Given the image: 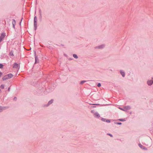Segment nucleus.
<instances>
[{"label":"nucleus","mask_w":153,"mask_h":153,"mask_svg":"<svg viewBox=\"0 0 153 153\" xmlns=\"http://www.w3.org/2000/svg\"><path fill=\"white\" fill-rule=\"evenodd\" d=\"M118 124H119V125H120L121 124V123H117Z\"/></svg>","instance_id":"obj_25"},{"label":"nucleus","mask_w":153,"mask_h":153,"mask_svg":"<svg viewBox=\"0 0 153 153\" xmlns=\"http://www.w3.org/2000/svg\"><path fill=\"white\" fill-rule=\"evenodd\" d=\"M97 86L99 87H100L101 86V84L100 83H99L97 85Z\"/></svg>","instance_id":"obj_22"},{"label":"nucleus","mask_w":153,"mask_h":153,"mask_svg":"<svg viewBox=\"0 0 153 153\" xmlns=\"http://www.w3.org/2000/svg\"><path fill=\"white\" fill-rule=\"evenodd\" d=\"M4 109V107H2L0 106V112L2 111Z\"/></svg>","instance_id":"obj_10"},{"label":"nucleus","mask_w":153,"mask_h":153,"mask_svg":"<svg viewBox=\"0 0 153 153\" xmlns=\"http://www.w3.org/2000/svg\"><path fill=\"white\" fill-rule=\"evenodd\" d=\"M125 108L126 109H130V108L129 106H126L125 107Z\"/></svg>","instance_id":"obj_13"},{"label":"nucleus","mask_w":153,"mask_h":153,"mask_svg":"<svg viewBox=\"0 0 153 153\" xmlns=\"http://www.w3.org/2000/svg\"><path fill=\"white\" fill-rule=\"evenodd\" d=\"M102 120L103 121H105V119H104V118H102Z\"/></svg>","instance_id":"obj_23"},{"label":"nucleus","mask_w":153,"mask_h":153,"mask_svg":"<svg viewBox=\"0 0 153 153\" xmlns=\"http://www.w3.org/2000/svg\"><path fill=\"white\" fill-rule=\"evenodd\" d=\"M86 82V81H82L81 82H80V84H83L84 82Z\"/></svg>","instance_id":"obj_16"},{"label":"nucleus","mask_w":153,"mask_h":153,"mask_svg":"<svg viewBox=\"0 0 153 153\" xmlns=\"http://www.w3.org/2000/svg\"><path fill=\"white\" fill-rule=\"evenodd\" d=\"M0 87L2 89H3L4 88V85H1Z\"/></svg>","instance_id":"obj_17"},{"label":"nucleus","mask_w":153,"mask_h":153,"mask_svg":"<svg viewBox=\"0 0 153 153\" xmlns=\"http://www.w3.org/2000/svg\"><path fill=\"white\" fill-rule=\"evenodd\" d=\"M9 90H10V88H9V89H8V90L9 91Z\"/></svg>","instance_id":"obj_28"},{"label":"nucleus","mask_w":153,"mask_h":153,"mask_svg":"<svg viewBox=\"0 0 153 153\" xmlns=\"http://www.w3.org/2000/svg\"><path fill=\"white\" fill-rule=\"evenodd\" d=\"M7 75L8 76L9 79L12 78L13 76V75L11 74H7Z\"/></svg>","instance_id":"obj_7"},{"label":"nucleus","mask_w":153,"mask_h":153,"mask_svg":"<svg viewBox=\"0 0 153 153\" xmlns=\"http://www.w3.org/2000/svg\"><path fill=\"white\" fill-rule=\"evenodd\" d=\"M12 21H12V24H13V27L14 28V27H15L14 26L15 25L16 23V21H15V20L14 19H13Z\"/></svg>","instance_id":"obj_8"},{"label":"nucleus","mask_w":153,"mask_h":153,"mask_svg":"<svg viewBox=\"0 0 153 153\" xmlns=\"http://www.w3.org/2000/svg\"><path fill=\"white\" fill-rule=\"evenodd\" d=\"M3 66V65L1 64H0V68H2Z\"/></svg>","instance_id":"obj_20"},{"label":"nucleus","mask_w":153,"mask_h":153,"mask_svg":"<svg viewBox=\"0 0 153 153\" xmlns=\"http://www.w3.org/2000/svg\"><path fill=\"white\" fill-rule=\"evenodd\" d=\"M37 18L36 16H35L34 18V26L36 27L37 25Z\"/></svg>","instance_id":"obj_3"},{"label":"nucleus","mask_w":153,"mask_h":153,"mask_svg":"<svg viewBox=\"0 0 153 153\" xmlns=\"http://www.w3.org/2000/svg\"><path fill=\"white\" fill-rule=\"evenodd\" d=\"M5 36V34L4 33H2L0 37V42L4 38Z\"/></svg>","instance_id":"obj_1"},{"label":"nucleus","mask_w":153,"mask_h":153,"mask_svg":"<svg viewBox=\"0 0 153 153\" xmlns=\"http://www.w3.org/2000/svg\"><path fill=\"white\" fill-rule=\"evenodd\" d=\"M10 56H13V52L11 51L10 53Z\"/></svg>","instance_id":"obj_15"},{"label":"nucleus","mask_w":153,"mask_h":153,"mask_svg":"<svg viewBox=\"0 0 153 153\" xmlns=\"http://www.w3.org/2000/svg\"><path fill=\"white\" fill-rule=\"evenodd\" d=\"M108 135L110 136L111 137H112V135L111 134H109Z\"/></svg>","instance_id":"obj_26"},{"label":"nucleus","mask_w":153,"mask_h":153,"mask_svg":"<svg viewBox=\"0 0 153 153\" xmlns=\"http://www.w3.org/2000/svg\"><path fill=\"white\" fill-rule=\"evenodd\" d=\"M53 102V100H51L48 103V105H50Z\"/></svg>","instance_id":"obj_11"},{"label":"nucleus","mask_w":153,"mask_h":153,"mask_svg":"<svg viewBox=\"0 0 153 153\" xmlns=\"http://www.w3.org/2000/svg\"><path fill=\"white\" fill-rule=\"evenodd\" d=\"M120 73L123 77H124L125 76V74L124 72L123 71H120Z\"/></svg>","instance_id":"obj_9"},{"label":"nucleus","mask_w":153,"mask_h":153,"mask_svg":"<svg viewBox=\"0 0 153 153\" xmlns=\"http://www.w3.org/2000/svg\"><path fill=\"white\" fill-rule=\"evenodd\" d=\"M19 67V65L16 63H15L14 64L13 68H17Z\"/></svg>","instance_id":"obj_6"},{"label":"nucleus","mask_w":153,"mask_h":153,"mask_svg":"<svg viewBox=\"0 0 153 153\" xmlns=\"http://www.w3.org/2000/svg\"><path fill=\"white\" fill-rule=\"evenodd\" d=\"M94 117L97 118H98L100 117V116L99 114L97 113H96L94 114Z\"/></svg>","instance_id":"obj_5"},{"label":"nucleus","mask_w":153,"mask_h":153,"mask_svg":"<svg viewBox=\"0 0 153 153\" xmlns=\"http://www.w3.org/2000/svg\"><path fill=\"white\" fill-rule=\"evenodd\" d=\"M9 78L7 75L4 76L3 78L2 79L3 80H5L7 79H9Z\"/></svg>","instance_id":"obj_4"},{"label":"nucleus","mask_w":153,"mask_h":153,"mask_svg":"<svg viewBox=\"0 0 153 153\" xmlns=\"http://www.w3.org/2000/svg\"><path fill=\"white\" fill-rule=\"evenodd\" d=\"M121 110H124L123 109H121Z\"/></svg>","instance_id":"obj_29"},{"label":"nucleus","mask_w":153,"mask_h":153,"mask_svg":"<svg viewBox=\"0 0 153 153\" xmlns=\"http://www.w3.org/2000/svg\"><path fill=\"white\" fill-rule=\"evenodd\" d=\"M106 121L107 123H110V121L109 120H106Z\"/></svg>","instance_id":"obj_21"},{"label":"nucleus","mask_w":153,"mask_h":153,"mask_svg":"<svg viewBox=\"0 0 153 153\" xmlns=\"http://www.w3.org/2000/svg\"><path fill=\"white\" fill-rule=\"evenodd\" d=\"M38 60V59L36 57L35 58V63H36L37 62V60Z\"/></svg>","instance_id":"obj_19"},{"label":"nucleus","mask_w":153,"mask_h":153,"mask_svg":"<svg viewBox=\"0 0 153 153\" xmlns=\"http://www.w3.org/2000/svg\"><path fill=\"white\" fill-rule=\"evenodd\" d=\"M120 120L121 121H124V120H123V119H120Z\"/></svg>","instance_id":"obj_27"},{"label":"nucleus","mask_w":153,"mask_h":153,"mask_svg":"<svg viewBox=\"0 0 153 153\" xmlns=\"http://www.w3.org/2000/svg\"><path fill=\"white\" fill-rule=\"evenodd\" d=\"M2 74V73L1 72H0V77L1 76Z\"/></svg>","instance_id":"obj_24"},{"label":"nucleus","mask_w":153,"mask_h":153,"mask_svg":"<svg viewBox=\"0 0 153 153\" xmlns=\"http://www.w3.org/2000/svg\"><path fill=\"white\" fill-rule=\"evenodd\" d=\"M104 47V46L103 45H101V46H99V48H102Z\"/></svg>","instance_id":"obj_18"},{"label":"nucleus","mask_w":153,"mask_h":153,"mask_svg":"<svg viewBox=\"0 0 153 153\" xmlns=\"http://www.w3.org/2000/svg\"><path fill=\"white\" fill-rule=\"evenodd\" d=\"M139 145L140 148H141L142 149H144V147L143 146H142L141 144H139Z\"/></svg>","instance_id":"obj_14"},{"label":"nucleus","mask_w":153,"mask_h":153,"mask_svg":"<svg viewBox=\"0 0 153 153\" xmlns=\"http://www.w3.org/2000/svg\"><path fill=\"white\" fill-rule=\"evenodd\" d=\"M147 82L149 85H151L153 83V78L151 80H148Z\"/></svg>","instance_id":"obj_2"},{"label":"nucleus","mask_w":153,"mask_h":153,"mask_svg":"<svg viewBox=\"0 0 153 153\" xmlns=\"http://www.w3.org/2000/svg\"><path fill=\"white\" fill-rule=\"evenodd\" d=\"M73 56L75 58H78V57H77V55L75 54H74L73 55Z\"/></svg>","instance_id":"obj_12"}]
</instances>
